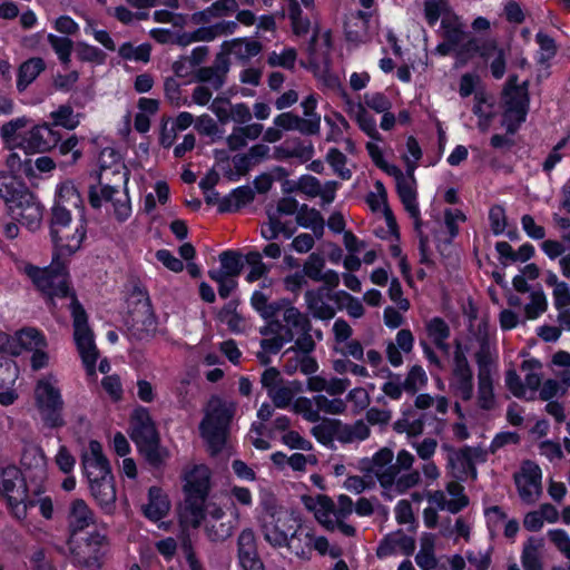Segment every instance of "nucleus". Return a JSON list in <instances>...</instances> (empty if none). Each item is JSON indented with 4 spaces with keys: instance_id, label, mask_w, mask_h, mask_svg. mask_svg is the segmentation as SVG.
<instances>
[{
    "instance_id": "2f4dec72",
    "label": "nucleus",
    "mask_w": 570,
    "mask_h": 570,
    "mask_svg": "<svg viewBox=\"0 0 570 570\" xmlns=\"http://www.w3.org/2000/svg\"><path fill=\"white\" fill-rule=\"evenodd\" d=\"M244 257L238 250L226 249L219 254L220 269L228 277H238L244 268Z\"/></svg>"
},
{
    "instance_id": "9b49d317",
    "label": "nucleus",
    "mask_w": 570,
    "mask_h": 570,
    "mask_svg": "<svg viewBox=\"0 0 570 570\" xmlns=\"http://www.w3.org/2000/svg\"><path fill=\"white\" fill-rule=\"evenodd\" d=\"M453 353L452 376L450 387L453 394L468 402L473 397V371L466 357L468 347H463L460 341L455 342Z\"/></svg>"
},
{
    "instance_id": "5701e85b",
    "label": "nucleus",
    "mask_w": 570,
    "mask_h": 570,
    "mask_svg": "<svg viewBox=\"0 0 570 570\" xmlns=\"http://www.w3.org/2000/svg\"><path fill=\"white\" fill-rule=\"evenodd\" d=\"M313 541V531L306 530L303 525L296 527L288 537V544L284 547L288 548L302 560H308L311 558Z\"/></svg>"
},
{
    "instance_id": "ea45409f",
    "label": "nucleus",
    "mask_w": 570,
    "mask_h": 570,
    "mask_svg": "<svg viewBox=\"0 0 570 570\" xmlns=\"http://www.w3.org/2000/svg\"><path fill=\"white\" fill-rule=\"evenodd\" d=\"M53 203L61 205L71 204L73 206H78V204L82 203V199L73 183L66 180L57 186Z\"/></svg>"
},
{
    "instance_id": "0e129e2a",
    "label": "nucleus",
    "mask_w": 570,
    "mask_h": 570,
    "mask_svg": "<svg viewBox=\"0 0 570 570\" xmlns=\"http://www.w3.org/2000/svg\"><path fill=\"white\" fill-rule=\"evenodd\" d=\"M386 372H387V376L393 380L385 382L382 386V391L391 400L397 401L402 397V393L404 391V384L400 382L401 375L394 374L389 368L386 370Z\"/></svg>"
},
{
    "instance_id": "6e6d98bb",
    "label": "nucleus",
    "mask_w": 570,
    "mask_h": 570,
    "mask_svg": "<svg viewBox=\"0 0 570 570\" xmlns=\"http://www.w3.org/2000/svg\"><path fill=\"white\" fill-rule=\"evenodd\" d=\"M314 402L317 411H323L328 414H343L346 410V404L342 399L330 400L325 395L318 394L314 396Z\"/></svg>"
},
{
    "instance_id": "774afa93",
    "label": "nucleus",
    "mask_w": 570,
    "mask_h": 570,
    "mask_svg": "<svg viewBox=\"0 0 570 570\" xmlns=\"http://www.w3.org/2000/svg\"><path fill=\"white\" fill-rule=\"evenodd\" d=\"M423 16L430 28L435 27L438 21L442 19L441 3L435 0H424Z\"/></svg>"
},
{
    "instance_id": "c85d7f7f",
    "label": "nucleus",
    "mask_w": 570,
    "mask_h": 570,
    "mask_svg": "<svg viewBox=\"0 0 570 570\" xmlns=\"http://www.w3.org/2000/svg\"><path fill=\"white\" fill-rule=\"evenodd\" d=\"M529 108L518 109L514 102L505 101V109L502 115L501 125L505 128L508 135H515L521 125L527 120Z\"/></svg>"
},
{
    "instance_id": "c03bdc74",
    "label": "nucleus",
    "mask_w": 570,
    "mask_h": 570,
    "mask_svg": "<svg viewBox=\"0 0 570 570\" xmlns=\"http://www.w3.org/2000/svg\"><path fill=\"white\" fill-rule=\"evenodd\" d=\"M548 308V301L544 292L540 288L530 295V303L524 306L525 317L537 320Z\"/></svg>"
},
{
    "instance_id": "79ce46f5",
    "label": "nucleus",
    "mask_w": 570,
    "mask_h": 570,
    "mask_svg": "<svg viewBox=\"0 0 570 570\" xmlns=\"http://www.w3.org/2000/svg\"><path fill=\"white\" fill-rule=\"evenodd\" d=\"M118 193V187L111 185H101L100 193L97 185H90L88 189V200L94 209L101 208L102 199L106 202H114L115 194Z\"/></svg>"
},
{
    "instance_id": "aec40b11",
    "label": "nucleus",
    "mask_w": 570,
    "mask_h": 570,
    "mask_svg": "<svg viewBox=\"0 0 570 570\" xmlns=\"http://www.w3.org/2000/svg\"><path fill=\"white\" fill-rule=\"evenodd\" d=\"M225 51H232L243 63H247L253 57H256L263 50V45L257 40L246 37L234 38L222 43Z\"/></svg>"
},
{
    "instance_id": "412c9836",
    "label": "nucleus",
    "mask_w": 570,
    "mask_h": 570,
    "mask_svg": "<svg viewBox=\"0 0 570 570\" xmlns=\"http://www.w3.org/2000/svg\"><path fill=\"white\" fill-rule=\"evenodd\" d=\"M304 297L307 308L312 312L315 318L330 321L335 316V309L331 305L324 303L325 287L307 289Z\"/></svg>"
},
{
    "instance_id": "4d7b16f0",
    "label": "nucleus",
    "mask_w": 570,
    "mask_h": 570,
    "mask_svg": "<svg viewBox=\"0 0 570 570\" xmlns=\"http://www.w3.org/2000/svg\"><path fill=\"white\" fill-rule=\"evenodd\" d=\"M306 508L308 510H314V515L317 521L336 513L334 501L325 494L317 495L315 507L306 503Z\"/></svg>"
},
{
    "instance_id": "4c0bfd02",
    "label": "nucleus",
    "mask_w": 570,
    "mask_h": 570,
    "mask_svg": "<svg viewBox=\"0 0 570 570\" xmlns=\"http://www.w3.org/2000/svg\"><path fill=\"white\" fill-rule=\"evenodd\" d=\"M76 56L81 62H92L96 65H104L107 58V55L101 49L85 41L77 42Z\"/></svg>"
},
{
    "instance_id": "09e8293b",
    "label": "nucleus",
    "mask_w": 570,
    "mask_h": 570,
    "mask_svg": "<svg viewBox=\"0 0 570 570\" xmlns=\"http://www.w3.org/2000/svg\"><path fill=\"white\" fill-rule=\"evenodd\" d=\"M325 259L318 253H312L303 265L302 274L314 282H321Z\"/></svg>"
},
{
    "instance_id": "37998d69",
    "label": "nucleus",
    "mask_w": 570,
    "mask_h": 570,
    "mask_svg": "<svg viewBox=\"0 0 570 570\" xmlns=\"http://www.w3.org/2000/svg\"><path fill=\"white\" fill-rule=\"evenodd\" d=\"M326 161L342 179L348 180L352 177V171L345 167L347 157L338 148L328 149Z\"/></svg>"
},
{
    "instance_id": "bf43d9fd",
    "label": "nucleus",
    "mask_w": 570,
    "mask_h": 570,
    "mask_svg": "<svg viewBox=\"0 0 570 570\" xmlns=\"http://www.w3.org/2000/svg\"><path fill=\"white\" fill-rule=\"evenodd\" d=\"M535 42L539 45L540 49L544 52V55H542L541 58L539 59L540 63L549 61L557 55L558 47H557L556 40L551 36H549L542 31H539L535 35Z\"/></svg>"
},
{
    "instance_id": "f257e3e1",
    "label": "nucleus",
    "mask_w": 570,
    "mask_h": 570,
    "mask_svg": "<svg viewBox=\"0 0 570 570\" xmlns=\"http://www.w3.org/2000/svg\"><path fill=\"white\" fill-rule=\"evenodd\" d=\"M0 198L4 200L10 216L19 224L30 232L40 228L43 206L21 179L0 173Z\"/></svg>"
},
{
    "instance_id": "6e6552de",
    "label": "nucleus",
    "mask_w": 570,
    "mask_h": 570,
    "mask_svg": "<svg viewBox=\"0 0 570 570\" xmlns=\"http://www.w3.org/2000/svg\"><path fill=\"white\" fill-rule=\"evenodd\" d=\"M67 543L79 566L88 570H100L104 567L109 550V539L106 534L95 530L81 541L71 538L67 540Z\"/></svg>"
},
{
    "instance_id": "dca6fc26",
    "label": "nucleus",
    "mask_w": 570,
    "mask_h": 570,
    "mask_svg": "<svg viewBox=\"0 0 570 570\" xmlns=\"http://www.w3.org/2000/svg\"><path fill=\"white\" fill-rule=\"evenodd\" d=\"M81 466L86 478L108 476L112 474L109 460L102 452V445L97 440H90L88 450L81 454Z\"/></svg>"
},
{
    "instance_id": "b1692460",
    "label": "nucleus",
    "mask_w": 570,
    "mask_h": 570,
    "mask_svg": "<svg viewBox=\"0 0 570 570\" xmlns=\"http://www.w3.org/2000/svg\"><path fill=\"white\" fill-rule=\"evenodd\" d=\"M425 332L428 337L441 351L448 352L450 346L446 343L451 336L450 325L441 316H434L425 324Z\"/></svg>"
},
{
    "instance_id": "f03ea898",
    "label": "nucleus",
    "mask_w": 570,
    "mask_h": 570,
    "mask_svg": "<svg viewBox=\"0 0 570 570\" xmlns=\"http://www.w3.org/2000/svg\"><path fill=\"white\" fill-rule=\"evenodd\" d=\"M129 429L139 455L153 471H163L170 453L161 445L160 434L147 407L139 405L132 411Z\"/></svg>"
},
{
    "instance_id": "e433bc0d",
    "label": "nucleus",
    "mask_w": 570,
    "mask_h": 570,
    "mask_svg": "<svg viewBox=\"0 0 570 570\" xmlns=\"http://www.w3.org/2000/svg\"><path fill=\"white\" fill-rule=\"evenodd\" d=\"M289 184V180H284L282 188L285 194L293 193L295 190H299L308 197H316L321 193V183L320 180L312 175H303L301 176L297 185L293 188H286V185Z\"/></svg>"
},
{
    "instance_id": "423d86ee",
    "label": "nucleus",
    "mask_w": 570,
    "mask_h": 570,
    "mask_svg": "<svg viewBox=\"0 0 570 570\" xmlns=\"http://www.w3.org/2000/svg\"><path fill=\"white\" fill-rule=\"evenodd\" d=\"M262 505L258 521L264 539L274 548H283L288 544L291 532L296 527H302V523L287 511L281 510L273 499L264 501Z\"/></svg>"
},
{
    "instance_id": "f704fd0d",
    "label": "nucleus",
    "mask_w": 570,
    "mask_h": 570,
    "mask_svg": "<svg viewBox=\"0 0 570 570\" xmlns=\"http://www.w3.org/2000/svg\"><path fill=\"white\" fill-rule=\"evenodd\" d=\"M340 428V420L325 419L322 423L312 428L311 433L322 445H330L333 443L337 429Z\"/></svg>"
},
{
    "instance_id": "864d4df0",
    "label": "nucleus",
    "mask_w": 570,
    "mask_h": 570,
    "mask_svg": "<svg viewBox=\"0 0 570 570\" xmlns=\"http://www.w3.org/2000/svg\"><path fill=\"white\" fill-rule=\"evenodd\" d=\"M78 144L79 138L76 135H71L65 140L61 138L55 148L58 149L61 156L71 154V160L68 164L73 165L82 157V150L77 148Z\"/></svg>"
},
{
    "instance_id": "20e7f679",
    "label": "nucleus",
    "mask_w": 570,
    "mask_h": 570,
    "mask_svg": "<svg viewBox=\"0 0 570 570\" xmlns=\"http://www.w3.org/2000/svg\"><path fill=\"white\" fill-rule=\"evenodd\" d=\"M183 480L185 507L180 513V522H188L196 529L206 518L205 502L210 491V471L205 464H196L184 471Z\"/></svg>"
},
{
    "instance_id": "49530a36",
    "label": "nucleus",
    "mask_w": 570,
    "mask_h": 570,
    "mask_svg": "<svg viewBox=\"0 0 570 570\" xmlns=\"http://www.w3.org/2000/svg\"><path fill=\"white\" fill-rule=\"evenodd\" d=\"M428 383V376L424 371V368L421 365H413L403 384H404V391L407 392L411 395H414L419 391V386H424Z\"/></svg>"
},
{
    "instance_id": "393cba45",
    "label": "nucleus",
    "mask_w": 570,
    "mask_h": 570,
    "mask_svg": "<svg viewBox=\"0 0 570 570\" xmlns=\"http://www.w3.org/2000/svg\"><path fill=\"white\" fill-rule=\"evenodd\" d=\"M439 32L444 40H450V42H455L456 45H460L468 37L464 23L459 14L443 17Z\"/></svg>"
},
{
    "instance_id": "a878e982",
    "label": "nucleus",
    "mask_w": 570,
    "mask_h": 570,
    "mask_svg": "<svg viewBox=\"0 0 570 570\" xmlns=\"http://www.w3.org/2000/svg\"><path fill=\"white\" fill-rule=\"evenodd\" d=\"M30 119L26 116L11 119L2 125L0 134L4 146L9 149L19 148L20 139L23 132H19L26 128Z\"/></svg>"
},
{
    "instance_id": "3c124183",
    "label": "nucleus",
    "mask_w": 570,
    "mask_h": 570,
    "mask_svg": "<svg viewBox=\"0 0 570 570\" xmlns=\"http://www.w3.org/2000/svg\"><path fill=\"white\" fill-rule=\"evenodd\" d=\"M208 277L218 284V295L223 299L228 298L238 286L235 277L225 276L216 269L208 271Z\"/></svg>"
},
{
    "instance_id": "680f3d73",
    "label": "nucleus",
    "mask_w": 570,
    "mask_h": 570,
    "mask_svg": "<svg viewBox=\"0 0 570 570\" xmlns=\"http://www.w3.org/2000/svg\"><path fill=\"white\" fill-rule=\"evenodd\" d=\"M393 456H394V454L391 449L382 448L377 452L374 453L371 462L367 459H364L362 461V463H364L366 465H363L361 469H362V471L367 472V473L372 472L371 463L377 468H387L390 465V463L392 462Z\"/></svg>"
},
{
    "instance_id": "0eeeda50",
    "label": "nucleus",
    "mask_w": 570,
    "mask_h": 570,
    "mask_svg": "<svg viewBox=\"0 0 570 570\" xmlns=\"http://www.w3.org/2000/svg\"><path fill=\"white\" fill-rule=\"evenodd\" d=\"M33 399L45 428L58 430L66 425L65 401L60 389L50 379L42 377L37 381Z\"/></svg>"
},
{
    "instance_id": "4be33fe9",
    "label": "nucleus",
    "mask_w": 570,
    "mask_h": 570,
    "mask_svg": "<svg viewBox=\"0 0 570 570\" xmlns=\"http://www.w3.org/2000/svg\"><path fill=\"white\" fill-rule=\"evenodd\" d=\"M169 511V501L167 495L163 494L161 489L158 487H150L148 490V503L144 509V515L157 522L165 518Z\"/></svg>"
},
{
    "instance_id": "c9c22d12",
    "label": "nucleus",
    "mask_w": 570,
    "mask_h": 570,
    "mask_svg": "<svg viewBox=\"0 0 570 570\" xmlns=\"http://www.w3.org/2000/svg\"><path fill=\"white\" fill-rule=\"evenodd\" d=\"M244 259L250 266V271L246 276L248 283L263 278L269 272V267L263 262L262 254L257 250L248 252Z\"/></svg>"
},
{
    "instance_id": "a19ab883",
    "label": "nucleus",
    "mask_w": 570,
    "mask_h": 570,
    "mask_svg": "<svg viewBox=\"0 0 570 570\" xmlns=\"http://www.w3.org/2000/svg\"><path fill=\"white\" fill-rule=\"evenodd\" d=\"M356 122L358 125V128L372 140L374 141H382L383 137L379 132L376 128V120L375 118L367 112V110L360 105L358 111L356 114Z\"/></svg>"
},
{
    "instance_id": "2eb2a0df",
    "label": "nucleus",
    "mask_w": 570,
    "mask_h": 570,
    "mask_svg": "<svg viewBox=\"0 0 570 570\" xmlns=\"http://www.w3.org/2000/svg\"><path fill=\"white\" fill-rule=\"evenodd\" d=\"M60 139V131L53 129L49 122L42 121L23 131L19 149L23 150L24 156L45 154L51 151Z\"/></svg>"
},
{
    "instance_id": "a211bd4d",
    "label": "nucleus",
    "mask_w": 570,
    "mask_h": 570,
    "mask_svg": "<svg viewBox=\"0 0 570 570\" xmlns=\"http://www.w3.org/2000/svg\"><path fill=\"white\" fill-rule=\"evenodd\" d=\"M95 523L94 511L83 499H75L70 502L67 513L68 539L76 538L89 525Z\"/></svg>"
},
{
    "instance_id": "338daca9",
    "label": "nucleus",
    "mask_w": 570,
    "mask_h": 570,
    "mask_svg": "<svg viewBox=\"0 0 570 570\" xmlns=\"http://www.w3.org/2000/svg\"><path fill=\"white\" fill-rule=\"evenodd\" d=\"M505 385L513 396L523 399L525 395V385L517 371L510 368L505 372Z\"/></svg>"
},
{
    "instance_id": "603ef678",
    "label": "nucleus",
    "mask_w": 570,
    "mask_h": 570,
    "mask_svg": "<svg viewBox=\"0 0 570 570\" xmlns=\"http://www.w3.org/2000/svg\"><path fill=\"white\" fill-rule=\"evenodd\" d=\"M415 562L421 570H433L438 566L433 542H422L421 550L415 556Z\"/></svg>"
},
{
    "instance_id": "58836bf2",
    "label": "nucleus",
    "mask_w": 570,
    "mask_h": 570,
    "mask_svg": "<svg viewBox=\"0 0 570 570\" xmlns=\"http://www.w3.org/2000/svg\"><path fill=\"white\" fill-rule=\"evenodd\" d=\"M48 42L51 46L52 50L58 56L60 62L65 66L69 65L71 61V52L73 48V42L68 37H59L52 33L48 35Z\"/></svg>"
},
{
    "instance_id": "5fc2aeb1",
    "label": "nucleus",
    "mask_w": 570,
    "mask_h": 570,
    "mask_svg": "<svg viewBox=\"0 0 570 570\" xmlns=\"http://www.w3.org/2000/svg\"><path fill=\"white\" fill-rule=\"evenodd\" d=\"M479 38L480 37L471 36L468 32V37L460 42L456 48V59L460 62L465 63L468 60L476 56Z\"/></svg>"
},
{
    "instance_id": "39448f33",
    "label": "nucleus",
    "mask_w": 570,
    "mask_h": 570,
    "mask_svg": "<svg viewBox=\"0 0 570 570\" xmlns=\"http://www.w3.org/2000/svg\"><path fill=\"white\" fill-rule=\"evenodd\" d=\"M71 212L61 204L53 203L48 219L49 235L53 249L66 253L67 257L75 255L87 237V220L82 217L71 235L61 236V232L70 226Z\"/></svg>"
},
{
    "instance_id": "ddd939ff",
    "label": "nucleus",
    "mask_w": 570,
    "mask_h": 570,
    "mask_svg": "<svg viewBox=\"0 0 570 570\" xmlns=\"http://www.w3.org/2000/svg\"><path fill=\"white\" fill-rule=\"evenodd\" d=\"M27 497L28 488L21 470L14 464L0 466V499L6 501L8 509L17 511Z\"/></svg>"
},
{
    "instance_id": "de8ad7c7",
    "label": "nucleus",
    "mask_w": 570,
    "mask_h": 570,
    "mask_svg": "<svg viewBox=\"0 0 570 570\" xmlns=\"http://www.w3.org/2000/svg\"><path fill=\"white\" fill-rule=\"evenodd\" d=\"M258 553L255 532L252 528H245L237 538V558Z\"/></svg>"
},
{
    "instance_id": "bb28decb",
    "label": "nucleus",
    "mask_w": 570,
    "mask_h": 570,
    "mask_svg": "<svg viewBox=\"0 0 570 570\" xmlns=\"http://www.w3.org/2000/svg\"><path fill=\"white\" fill-rule=\"evenodd\" d=\"M82 114H75L70 104L60 105L56 110L50 112L51 122L53 129L56 127H62L67 130H75L80 125V118Z\"/></svg>"
},
{
    "instance_id": "f3484780",
    "label": "nucleus",
    "mask_w": 570,
    "mask_h": 570,
    "mask_svg": "<svg viewBox=\"0 0 570 570\" xmlns=\"http://www.w3.org/2000/svg\"><path fill=\"white\" fill-rule=\"evenodd\" d=\"M91 495L105 514H112L116 510V485L114 474L95 476L88 480Z\"/></svg>"
},
{
    "instance_id": "052dcab7",
    "label": "nucleus",
    "mask_w": 570,
    "mask_h": 570,
    "mask_svg": "<svg viewBox=\"0 0 570 570\" xmlns=\"http://www.w3.org/2000/svg\"><path fill=\"white\" fill-rule=\"evenodd\" d=\"M293 411L297 414H302L308 422L315 423L320 421L318 411L313 409L312 401L306 396H298L295 400Z\"/></svg>"
},
{
    "instance_id": "c756f323",
    "label": "nucleus",
    "mask_w": 570,
    "mask_h": 570,
    "mask_svg": "<svg viewBox=\"0 0 570 570\" xmlns=\"http://www.w3.org/2000/svg\"><path fill=\"white\" fill-rule=\"evenodd\" d=\"M62 279L59 281L57 284L56 282L53 283L52 287L49 289V292L45 295L48 297V299H50L51 302H53V298L55 297H58V298H71V302H70V313H71V317H72V325L75 324V312H76V306L78 305L81 308H85L82 306V304L79 302L78 297H77V294L76 292L73 291V288L70 286V282H69V277H61Z\"/></svg>"
},
{
    "instance_id": "473e14b6",
    "label": "nucleus",
    "mask_w": 570,
    "mask_h": 570,
    "mask_svg": "<svg viewBox=\"0 0 570 570\" xmlns=\"http://www.w3.org/2000/svg\"><path fill=\"white\" fill-rule=\"evenodd\" d=\"M7 166L10 169L8 175H14L18 179L21 176H24L29 179L36 178L37 175L33 169L32 160L29 156H26L24 159H21L18 153H10L7 157Z\"/></svg>"
},
{
    "instance_id": "cd10ccee",
    "label": "nucleus",
    "mask_w": 570,
    "mask_h": 570,
    "mask_svg": "<svg viewBox=\"0 0 570 570\" xmlns=\"http://www.w3.org/2000/svg\"><path fill=\"white\" fill-rule=\"evenodd\" d=\"M46 68L41 58H31L24 61L18 70L17 89L23 91Z\"/></svg>"
},
{
    "instance_id": "9d476101",
    "label": "nucleus",
    "mask_w": 570,
    "mask_h": 570,
    "mask_svg": "<svg viewBox=\"0 0 570 570\" xmlns=\"http://www.w3.org/2000/svg\"><path fill=\"white\" fill-rule=\"evenodd\" d=\"M474 360L478 365V404L482 410L490 411L495 403L492 379L495 358L489 352L487 342H482L481 350L474 354Z\"/></svg>"
},
{
    "instance_id": "4468645a",
    "label": "nucleus",
    "mask_w": 570,
    "mask_h": 570,
    "mask_svg": "<svg viewBox=\"0 0 570 570\" xmlns=\"http://www.w3.org/2000/svg\"><path fill=\"white\" fill-rule=\"evenodd\" d=\"M126 323L131 327L141 324V328L148 330L156 324V315L146 286L136 281L129 293V311Z\"/></svg>"
},
{
    "instance_id": "8fccbe9b",
    "label": "nucleus",
    "mask_w": 570,
    "mask_h": 570,
    "mask_svg": "<svg viewBox=\"0 0 570 570\" xmlns=\"http://www.w3.org/2000/svg\"><path fill=\"white\" fill-rule=\"evenodd\" d=\"M489 223L493 235H502L508 225L505 208L503 205L494 204L489 209Z\"/></svg>"
},
{
    "instance_id": "1a4fd4ad",
    "label": "nucleus",
    "mask_w": 570,
    "mask_h": 570,
    "mask_svg": "<svg viewBox=\"0 0 570 570\" xmlns=\"http://www.w3.org/2000/svg\"><path fill=\"white\" fill-rule=\"evenodd\" d=\"M73 338L82 364L89 375H95L99 352L95 344L94 332L89 326L88 314L77 305L75 312Z\"/></svg>"
},
{
    "instance_id": "a18cd8bd",
    "label": "nucleus",
    "mask_w": 570,
    "mask_h": 570,
    "mask_svg": "<svg viewBox=\"0 0 570 570\" xmlns=\"http://www.w3.org/2000/svg\"><path fill=\"white\" fill-rule=\"evenodd\" d=\"M283 318L288 325L302 332H309L312 330L308 316L292 304L285 308Z\"/></svg>"
},
{
    "instance_id": "72a5a7b5",
    "label": "nucleus",
    "mask_w": 570,
    "mask_h": 570,
    "mask_svg": "<svg viewBox=\"0 0 570 570\" xmlns=\"http://www.w3.org/2000/svg\"><path fill=\"white\" fill-rule=\"evenodd\" d=\"M232 161L234 164V169L229 166L223 167L224 176L229 181H237L240 177L248 174L252 169L254 161L250 160V157L247 154H236L233 156Z\"/></svg>"
},
{
    "instance_id": "6ab92c4d",
    "label": "nucleus",
    "mask_w": 570,
    "mask_h": 570,
    "mask_svg": "<svg viewBox=\"0 0 570 570\" xmlns=\"http://www.w3.org/2000/svg\"><path fill=\"white\" fill-rule=\"evenodd\" d=\"M415 539L399 529L397 531L386 534L379 543L376 548V557L379 559L387 558L395 553V549L399 548L401 552L409 557L414 553Z\"/></svg>"
},
{
    "instance_id": "f8f14e48",
    "label": "nucleus",
    "mask_w": 570,
    "mask_h": 570,
    "mask_svg": "<svg viewBox=\"0 0 570 570\" xmlns=\"http://www.w3.org/2000/svg\"><path fill=\"white\" fill-rule=\"evenodd\" d=\"M66 253L53 249L51 263L46 267H39L31 263L24 266V274L30 278L35 287L46 295L59 277H69L67 263L62 259Z\"/></svg>"
},
{
    "instance_id": "69168bd1",
    "label": "nucleus",
    "mask_w": 570,
    "mask_h": 570,
    "mask_svg": "<svg viewBox=\"0 0 570 570\" xmlns=\"http://www.w3.org/2000/svg\"><path fill=\"white\" fill-rule=\"evenodd\" d=\"M519 442H520V435L517 432H512V431L499 432L492 439L490 446H489V452L494 454L501 448H503L508 444H518Z\"/></svg>"
},
{
    "instance_id": "7ed1b4c3",
    "label": "nucleus",
    "mask_w": 570,
    "mask_h": 570,
    "mask_svg": "<svg viewBox=\"0 0 570 570\" xmlns=\"http://www.w3.org/2000/svg\"><path fill=\"white\" fill-rule=\"evenodd\" d=\"M234 414V403H228L218 395L209 399L198 430L210 456H217L224 450Z\"/></svg>"
},
{
    "instance_id": "e2e57ef3",
    "label": "nucleus",
    "mask_w": 570,
    "mask_h": 570,
    "mask_svg": "<svg viewBox=\"0 0 570 570\" xmlns=\"http://www.w3.org/2000/svg\"><path fill=\"white\" fill-rule=\"evenodd\" d=\"M365 105L377 114H382L392 108V102L383 92H372L364 95Z\"/></svg>"
},
{
    "instance_id": "13d9d810",
    "label": "nucleus",
    "mask_w": 570,
    "mask_h": 570,
    "mask_svg": "<svg viewBox=\"0 0 570 570\" xmlns=\"http://www.w3.org/2000/svg\"><path fill=\"white\" fill-rule=\"evenodd\" d=\"M521 472L529 487L541 488L542 471L535 462L531 460L523 461Z\"/></svg>"
},
{
    "instance_id": "7c9ffc66",
    "label": "nucleus",
    "mask_w": 570,
    "mask_h": 570,
    "mask_svg": "<svg viewBox=\"0 0 570 570\" xmlns=\"http://www.w3.org/2000/svg\"><path fill=\"white\" fill-rule=\"evenodd\" d=\"M39 347H47V338L40 330L26 327L18 331L19 355L23 351L32 352Z\"/></svg>"
}]
</instances>
